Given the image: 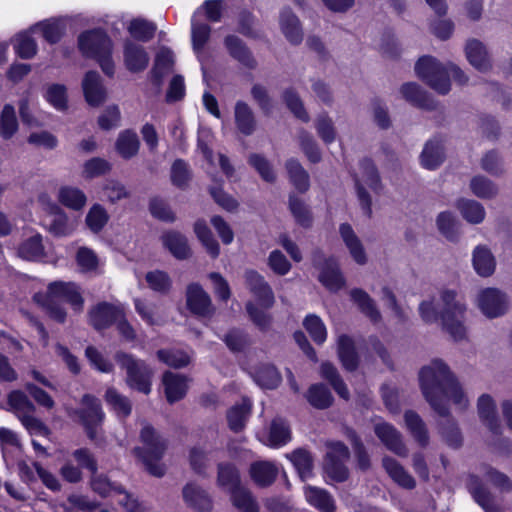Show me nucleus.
I'll use <instances>...</instances> for the list:
<instances>
[{"label":"nucleus","mask_w":512,"mask_h":512,"mask_svg":"<svg viewBox=\"0 0 512 512\" xmlns=\"http://www.w3.org/2000/svg\"><path fill=\"white\" fill-rule=\"evenodd\" d=\"M419 380L425 399L440 416H449L447 403L450 400L461 410L467 408V397L448 366L441 360L435 359L423 367Z\"/></svg>","instance_id":"nucleus-1"},{"label":"nucleus","mask_w":512,"mask_h":512,"mask_svg":"<svg viewBox=\"0 0 512 512\" xmlns=\"http://www.w3.org/2000/svg\"><path fill=\"white\" fill-rule=\"evenodd\" d=\"M443 309L439 314L431 301H423L419 305V313L426 323H433L439 318L443 328L455 341L466 338L467 330L464 325L466 305L456 291L444 290L441 293Z\"/></svg>","instance_id":"nucleus-2"},{"label":"nucleus","mask_w":512,"mask_h":512,"mask_svg":"<svg viewBox=\"0 0 512 512\" xmlns=\"http://www.w3.org/2000/svg\"><path fill=\"white\" fill-rule=\"evenodd\" d=\"M34 300L45 308L52 319L59 323L65 321L66 312L58 301L69 303L76 311H81L84 304L79 287L74 283L61 281L50 283L47 293L35 294Z\"/></svg>","instance_id":"nucleus-3"},{"label":"nucleus","mask_w":512,"mask_h":512,"mask_svg":"<svg viewBox=\"0 0 512 512\" xmlns=\"http://www.w3.org/2000/svg\"><path fill=\"white\" fill-rule=\"evenodd\" d=\"M415 71L420 79L440 94H447L450 91V75L460 85H465L468 81L459 67L452 63L443 66L431 56L421 57L415 65Z\"/></svg>","instance_id":"nucleus-4"},{"label":"nucleus","mask_w":512,"mask_h":512,"mask_svg":"<svg viewBox=\"0 0 512 512\" xmlns=\"http://www.w3.org/2000/svg\"><path fill=\"white\" fill-rule=\"evenodd\" d=\"M78 44L83 55L96 59L106 75L114 74L111 59L112 42L103 30L94 29L82 33L78 38Z\"/></svg>","instance_id":"nucleus-5"},{"label":"nucleus","mask_w":512,"mask_h":512,"mask_svg":"<svg viewBox=\"0 0 512 512\" xmlns=\"http://www.w3.org/2000/svg\"><path fill=\"white\" fill-rule=\"evenodd\" d=\"M141 439L145 448H135L134 452L142 458L151 475L162 477L165 474V467L160 463V459L166 449L165 441L149 425L142 428Z\"/></svg>","instance_id":"nucleus-6"},{"label":"nucleus","mask_w":512,"mask_h":512,"mask_svg":"<svg viewBox=\"0 0 512 512\" xmlns=\"http://www.w3.org/2000/svg\"><path fill=\"white\" fill-rule=\"evenodd\" d=\"M115 360L126 372V384L130 388L144 394L151 392L153 371L145 361L125 352H117Z\"/></svg>","instance_id":"nucleus-7"},{"label":"nucleus","mask_w":512,"mask_h":512,"mask_svg":"<svg viewBox=\"0 0 512 512\" xmlns=\"http://www.w3.org/2000/svg\"><path fill=\"white\" fill-rule=\"evenodd\" d=\"M360 176L355 177V186L360 206L367 217H371V197L364 188V184L376 194L382 190V184L377 168L370 159H363L360 162Z\"/></svg>","instance_id":"nucleus-8"},{"label":"nucleus","mask_w":512,"mask_h":512,"mask_svg":"<svg viewBox=\"0 0 512 512\" xmlns=\"http://www.w3.org/2000/svg\"><path fill=\"white\" fill-rule=\"evenodd\" d=\"M81 404L83 407L75 410L74 414L78 416L84 426L88 438L98 444V428L101 427L105 417L101 403L96 397L86 394L83 396Z\"/></svg>","instance_id":"nucleus-9"},{"label":"nucleus","mask_w":512,"mask_h":512,"mask_svg":"<svg viewBox=\"0 0 512 512\" xmlns=\"http://www.w3.org/2000/svg\"><path fill=\"white\" fill-rule=\"evenodd\" d=\"M315 266L321 268L319 281L330 291L341 289L345 280L340 272L337 262L333 258L323 259L320 252H316L313 257Z\"/></svg>","instance_id":"nucleus-10"},{"label":"nucleus","mask_w":512,"mask_h":512,"mask_svg":"<svg viewBox=\"0 0 512 512\" xmlns=\"http://www.w3.org/2000/svg\"><path fill=\"white\" fill-rule=\"evenodd\" d=\"M89 323L96 329L102 330L110 327L117 320L124 317V309L121 305L101 302L95 305L88 313Z\"/></svg>","instance_id":"nucleus-11"},{"label":"nucleus","mask_w":512,"mask_h":512,"mask_svg":"<svg viewBox=\"0 0 512 512\" xmlns=\"http://www.w3.org/2000/svg\"><path fill=\"white\" fill-rule=\"evenodd\" d=\"M478 307L488 318L503 315L508 307L506 295L495 288H487L478 295Z\"/></svg>","instance_id":"nucleus-12"},{"label":"nucleus","mask_w":512,"mask_h":512,"mask_svg":"<svg viewBox=\"0 0 512 512\" xmlns=\"http://www.w3.org/2000/svg\"><path fill=\"white\" fill-rule=\"evenodd\" d=\"M245 281L250 292L263 308L269 309L273 306L274 293L263 276L254 270H249L245 273Z\"/></svg>","instance_id":"nucleus-13"},{"label":"nucleus","mask_w":512,"mask_h":512,"mask_svg":"<svg viewBox=\"0 0 512 512\" xmlns=\"http://www.w3.org/2000/svg\"><path fill=\"white\" fill-rule=\"evenodd\" d=\"M186 298L187 306L192 313L199 316H209L213 313L210 296L199 284L192 283L187 287Z\"/></svg>","instance_id":"nucleus-14"},{"label":"nucleus","mask_w":512,"mask_h":512,"mask_svg":"<svg viewBox=\"0 0 512 512\" xmlns=\"http://www.w3.org/2000/svg\"><path fill=\"white\" fill-rule=\"evenodd\" d=\"M466 487L473 499L486 511L498 512L494 495L486 488L479 476L470 474L466 481Z\"/></svg>","instance_id":"nucleus-15"},{"label":"nucleus","mask_w":512,"mask_h":512,"mask_svg":"<svg viewBox=\"0 0 512 512\" xmlns=\"http://www.w3.org/2000/svg\"><path fill=\"white\" fill-rule=\"evenodd\" d=\"M374 431L377 437L391 452L400 457H406L408 455V449L402 441L400 432L392 425L388 423H378L375 425Z\"/></svg>","instance_id":"nucleus-16"},{"label":"nucleus","mask_w":512,"mask_h":512,"mask_svg":"<svg viewBox=\"0 0 512 512\" xmlns=\"http://www.w3.org/2000/svg\"><path fill=\"white\" fill-rule=\"evenodd\" d=\"M82 88L85 100L90 106L98 107L106 100V89L97 72L89 71L86 73Z\"/></svg>","instance_id":"nucleus-17"},{"label":"nucleus","mask_w":512,"mask_h":512,"mask_svg":"<svg viewBox=\"0 0 512 512\" xmlns=\"http://www.w3.org/2000/svg\"><path fill=\"white\" fill-rule=\"evenodd\" d=\"M124 62L130 72H141L149 64V56L143 46L131 40H126L124 43Z\"/></svg>","instance_id":"nucleus-18"},{"label":"nucleus","mask_w":512,"mask_h":512,"mask_svg":"<svg viewBox=\"0 0 512 512\" xmlns=\"http://www.w3.org/2000/svg\"><path fill=\"white\" fill-rule=\"evenodd\" d=\"M225 47L229 55L237 60L240 64L249 69H254L257 62L246 44L235 35H228L224 40Z\"/></svg>","instance_id":"nucleus-19"},{"label":"nucleus","mask_w":512,"mask_h":512,"mask_svg":"<svg viewBox=\"0 0 512 512\" xmlns=\"http://www.w3.org/2000/svg\"><path fill=\"white\" fill-rule=\"evenodd\" d=\"M185 503L200 512H209L212 509V500L209 494L195 483H188L183 488Z\"/></svg>","instance_id":"nucleus-20"},{"label":"nucleus","mask_w":512,"mask_h":512,"mask_svg":"<svg viewBox=\"0 0 512 512\" xmlns=\"http://www.w3.org/2000/svg\"><path fill=\"white\" fill-rule=\"evenodd\" d=\"M339 234L353 260L359 265H364L367 262L366 253L361 240L354 232L352 226L348 223L341 224L339 227Z\"/></svg>","instance_id":"nucleus-21"},{"label":"nucleus","mask_w":512,"mask_h":512,"mask_svg":"<svg viewBox=\"0 0 512 512\" xmlns=\"http://www.w3.org/2000/svg\"><path fill=\"white\" fill-rule=\"evenodd\" d=\"M163 246L177 259L184 260L190 257L191 249L187 238L178 231L170 230L161 236Z\"/></svg>","instance_id":"nucleus-22"},{"label":"nucleus","mask_w":512,"mask_h":512,"mask_svg":"<svg viewBox=\"0 0 512 512\" xmlns=\"http://www.w3.org/2000/svg\"><path fill=\"white\" fill-rule=\"evenodd\" d=\"M165 395L169 403L181 400L187 392V378L183 375L167 371L163 375Z\"/></svg>","instance_id":"nucleus-23"},{"label":"nucleus","mask_w":512,"mask_h":512,"mask_svg":"<svg viewBox=\"0 0 512 512\" xmlns=\"http://www.w3.org/2000/svg\"><path fill=\"white\" fill-rule=\"evenodd\" d=\"M44 225L49 233L55 237H66L74 231L67 214L58 207L45 219Z\"/></svg>","instance_id":"nucleus-24"},{"label":"nucleus","mask_w":512,"mask_h":512,"mask_svg":"<svg viewBox=\"0 0 512 512\" xmlns=\"http://www.w3.org/2000/svg\"><path fill=\"white\" fill-rule=\"evenodd\" d=\"M478 414L482 422L489 430L497 434L500 430V422L496 413V405L492 397L483 394L478 399Z\"/></svg>","instance_id":"nucleus-25"},{"label":"nucleus","mask_w":512,"mask_h":512,"mask_svg":"<svg viewBox=\"0 0 512 512\" xmlns=\"http://www.w3.org/2000/svg\"><path fill=\"white\" fill-rule=\"evenodd\" d=\"M382 464L388 475L402 488L413 489L416 486L415 479L395 459L386 456Z\"/></svg>","instance_id":"nucleus-26"},{"label":"nucleus","mask_w":512,"mask_h":512,"mask_svg":"<svg viewBox=\"0 0 512 512\" xmlns=\"http://www.w3.org/2000/svg\"><path fill=\"white\" fill-rule=\"evenodd\" d=\"M473 267L483 277H488L495 271L496 262L490 249L485 245H478L473 251Z\"/></svg>","instance_id":"nucleus-27"},{"label":"nucleus","mask_w":512,"mask_h":512,"mask_svg":"<svg viewBox=\"0 0 512 512\" xmlns=\"http://www.w3.org/2000/svg\"><path fill=\"white\" fill-rule=\"evenodd\" d=\"M173 64V52L168 48H161L155 57L154 66L150 72L152 83L160 86L163 77L172 69Z\"/></svg>","instance_id":"nucleus-28"},{"label":"nucleus","mask_w":512,"mask_h":512,"mask_svg":"<svg viewBox=\"0 0 512 512\" xmlns=\"http://www.w3.org/2000/svg\"><path fill=\"white\" fill-rule=\"evenodd\" d=\"M403 98L412 105L431 110L434 108V102L430 96L416 83H405L401 87Z\"/></svg>","instance_id":"nucleus-29"},{"label":"nucleus","mask_w":512,"mask_h":512,"mask_svg":"<svg viewBox=\"0 0 512 512\" xmlns=\"http://www.w3.org/2000/svg\"><path fill=\"white\" fill-rule=\"evenodd\" d=\"M280 25L282 32L289 42L299 44L303 39V32L300 21L290 9H283L280 14Z\"/></svg>","instance_id":"nucleus-30"},{"label":"nucleus","mask_w":512,"mask_h":512,"mask_svg":"<svg viewBox=\"0 0 512 512\" xmlns=\"http://www.w3.org/2000/svg\"><path fill=\"white\" fill-rule=\"evenodd\" d=\"M466 56L469 63L479 71H487L491 67L490 58L485 46L478 40L467 42Z\"/></svg>","instance_id":"nucleus-31"},{"label":"nucleus","mask_w":512,"mask_h":512,"mask_svg":"<svg viewBox=\"0 0 512 512\" xmlns=\"http://www.w3.org/2000/svg\"><path fill=\"white\" fill-rule=\"evenodd\" d=\"M338 356L343 367L348 371H354L359 364L358 354L355 349L354 341L347 335H341L338 338Z\"/></svg>","instance_id":"nucleus-32"},{"label":"nucleus","mask_w":512,"mask_h":512,"mask_svg":"<svg viewBox=\"0 0 512 512\" xmlns=\"http://www.w3.org/2000/svg\"><path fill=\"white\" fill-rule=\"evenodd\" d=\"M305 497L310 505L321 512H335L336 510L332 495L324 489L309 486L305 489Z\"/></svg>","instance_id":"nucleus-33"},{"label":"nucleus","mask_w":512,"mask_h":512,"mask_svg":"<svg viewBox=\"0 0 512 512\" xmlns=\"http://www.w3.org/2000/svg\"><path fill=\"white\" fill-rule=\"evenodd\" d=\"M250 474L258 486L267 487L275 481L278 475V468L271 462H255L251 465Z\"/></svg>","instance_id":"nucleus-34"},{"label":"nucleus","mask_w":512,"mask_h":512,"mask_svg":"<svg viewBox=\"0 0 512 512\" xmlns=\"http://www.w3.org/2000/svg\"><path fill=\"white\" fill-rule=\"evenodd\" d=\"M58 201L71 210L80 211L86 206L87 196L77 187L63 186L58 191Z\"/></svg>","instance_id":"nucleus-35"},{"label":"nucleus","mask_w":512,"mask_h":512,"mask_svg":"<svg viewBox=\"0 0 512 512\" xmlns=\"http://www.w3.org/2000/svg\"><path fill=\"white\" fill-rule=\"evenodd\" d=\"M444 148L440 141H428L421 153L420 160L424 168L434 170L444 161Z\"/></svg>","instance_id":"nucleus-36"},{"label":"nucleus","mask_w":512,"mask_h":512,"mask_svg":"<svg viewBox=\"0 0 512 512\" xmlns=\"http://www.w3.org/2000/svg\"><path fill=\"white\" fill-rule=\"evenodd\" d=\"M234 116L236 126L242 134L249 136L255 131L254 113L247 103L238 101L235 105Z\"/></svg>","instance_id":"nucleus-37"},{"label":"nucleus","mask_w":512,"mask_h":512,"mask_svg":"<svg viewBox=\"0 0 512 512\" xmlns=\"http://www.w3.org/2000/svg\"><path fill=\"white\" fill-rule=\"evenodd\" d=\"M252 403L249 399H242V402L235 404L227 412L228 425L234 432L241 431L251 413Z\"/></svg>","instance_id":"nucleus-38"},{"label":"nucleus","mask_w":512,"mask_h":512,"mask_svg":"<svg viewBox=\"0 0 512 512\" xmlns=\"http://www.w3.org/2000/svg\"><path fill=\"white\" fill-rule=\"evenodd\" d=\"M217 482L221 488L227 490L229 493L242 488L239 472L236 467L230 463H220L218 465Z\"/></svg>","instance_id":"nucleus-39"},{"label":"nucleus","mask_w":512,"mask_h":512,"mask_svg":"<svg viewBox=\"0 0 512 512\" xmlns=\"http://www.w3.org/2000/svg\"><path fill=\"white\" fill-rule=\"evenodd\" d=\"M350 296L360 311L372 322L377 323L381 320V314L376 308L374 300L364 290L353 289L350 292Z\"/></svg>","instance_id":"nucleus-40"},{"label":"nucleus","mask_w":512,"mask_h":512,"mask_svg":"<svg viewBox=\"0 0 512 512\" xmlns=\"http://www.w3.org/2000/svg\"><path fill=\"white\" fill-rule=\"evenodd\" d=\"M140 142L132 130L122 131L116 141V150L124 159L134 157L139 151Z\"/></svg>","instance_id":"nucleus-41"},{"label":"nucleus","mask_w":512,"mask_h":512,"mask_svg":"<svg viewBox=\"0 0 512 512\" xmlns=\"http://www.w3.org/2000/svg\"><path fill=\"white\" fill-rule=\"evenodd\" d=\"M404 418L407 429L415 441H417L418 444L422 447L427 446L429 443V436L426 425L420 416L414 411H406Z\"/></svg>","instance_id":"nucleus-42"},{"label":"nucleus","mask_w":512,"mask_h":512,"mask_svg":"<svg viewBox=\"0 0 512 512\" xmlns=\"http://www.w3.org/2000/svg\"><path fill=\"white\" fill-rule=\"evenodd\" d=\"M290 440L291 430L286 420L282 418L273 419L269 429L268 444L276 448L284 446Z\"/></svg>","instance_id":"nucleus-43"},{"label":"nucleus","mask_w":512,"mask_h":512,"mask_svg":"<svg viewBox=\"0 0 512 512\" xmlns=\"http://www.w3.org/2000/svg\"><path fill=\"white\" fill-rule=\"evenodd\" d=\"M253 379L262 388L275 389L281 382V375L274 366L263 364L256 368Z\"/></svg>","instance_id":"nucleus-44"},{"label":"nucleus","mask_w":512,"mask_h":512,"mask_svg":"<svg viewBox=\"0 0 512 512\" xmlns=\"http://www.w3.org/2000/svg\"><path fill=\"white\" fill-rule=\"evenodd\" d=\"M64 512H93L100 506V503L91 501L82 494H70L66 501L59 505Z\"/></svg>","instance_id":"nucleus-45"},{"label":"nucleus","mask_w":512,"mask_h":512,"mask_svg":"<svg viewBox=\"0 0 512 512\" xmlns=\"http://www.w3.org/2000/svg\"><path fill=\"white\" fill-rule=\"evenodd\" d=\"M194 232L199 241L206 248L212 258H217L220 253L218 242L214 239L211 230L204 220H197L194 224Z\"/></svg>","instance_id":"nucleus-46"},{"label":"nucleus","mask_w":512,"mask_h":512,"mask_svg":"<svg viewBox=\"0 0 512 512\" xmlns=\"http://www.w3.org/2000/svg\"><path fill=\"white\" fill-rule=\"evenodd\" d=\"M286 169L294 187L301 193L306 192L310 187L309 175L302 165L295 159H289Z\"/></svg>","instance_id":"nucleus-47"},{"label":"nucleus","mask_w":512,"mask_h":512,"mask_svg":"<svg viewBox=\"0 0 512 512\" xmlns=\"http://www.w3.org/2000/svg\"><path fill=\"white\" fill-rule=\"evenodd\" d=\"M18 255L29 261H37L44 256L42 236L36 234L25 240L18 249Z\"/></svg>","instance_id":"nucleus-48"},{"label":"nucleus","mask_w":512,"mask_h":512,"mask_svg":"<svg viewBox=\"0 0 512 512\" xmlns=\"http://www.w3.org/2000/svg\"><path fill=\"white\" fill-rule=\"evenodd\" d=\"M307 400L316 409H326L331 406L333 396L323 384L312 385L307 392Z\"/></svg>","instance_id":"nucleus-49"},{"label":"nucleus","mask_w":512,"mask_h":512,"mask_svg":"<svg viewBox=\"0 0 512 512\" xmlns=\"http://www.w3.org/2000/svg\"><path fill=\"white\" fill-rule=\"evenodd\" d=\"M457 207L465 220L472 224H479L485 218L484 207L475 200L461 199Z\"/></svg>","instance_id":"nucleus-50"},{"label":"nucleus","mask_w":512,"mask_h":512,"mask_svg":"<svg viewBox=\"0 0 512 512\" xmlns=\"http://www.w3.org/2000/svg\"><path fill=\"white\" fill-rule=\"evenodd\" d=\"M109 221V214L106 209L96 203L91 206L86 217L85 224L95 234L101 232Z\"/></svg>","instance_id":"nucleus-51"},{"label":"nucleus","mask_w":512,"mask_h":512,"mask_svg":"<svg viewBox=\"0 0 512 512\" xmlns=\"http://www.w3.org/2000/svg\"><path fill=\"white\" fill-rule=\"evenodd\" d=\"M105 400L119 417L126 418L131 414L132 406L130 400L120 394L115 388H108L106 390Z\"/></svg>","instance_id":"nucleus-52"},{"label":"nucleus","mask_w":512,"mask_h":512,"mask_svg":"<svg viewBox=\"0 0 512 512\" xmlns=\"http://www.w3.org/2000/svg\"><path fill=\"white\" fill-rule=\"evenodd\" d=\"M18 130V120L15 109L12 105L6 104L0 114V136L8 140L14 136Z\"/></svg>","instance_id":"nucleus-53"},{"label":"nucleus","mask_w":512,"mask_h":512,"mask_svg":"<svg viewBox=\"0 0 512 512\" xmlns=\"http://www.w3.org/2000/svg\"><path fill=\"white\" fill-rule=\"evenodd\" d=\"M321 375L325 378L335 392L343 399L347 400L349 398V391L343 380L341 379L336 367L331 363H323L321 365Z\"/></svg>","instance_id":"nucleus-54"},{"label":"nucleus","mask_w":512,"mask_h":512,"mask_svg":"<svg viewBox=\"0 0 512 512\" xmlns=\"http://www.w3.org/2000/svg\"><path fill=\"white\" fill-rule=\"evenodd\" d=\"M481 473L483 477L500 492L507 493L512 490V481L506 474L488 465H483L481 467Z\"/></svg>","instance_id":"nucleus-55"},{"label":"nucleus","mask_w":512,"mask_h":512,"mask_svg":"<svg viewBox=\"0 0 512 512\" xmlns=\"http://www.w3.org/2000/svg\"><path fill=\"white\" fill-rule=\"evenodd\" d=\"M128 31L135 39L148 42L155 35L156 25L144 19H134L130 22Z\"/></svg>","instance_id":"nucleus-56"},{"label":"nucleus","mask_w":512,"mask_h":512,"mask_svg":"<svg viewBox=\"0 0 512 512\" xmlns=\"http://www.w3.org/2000/svg\"><path fill=\"white\" fill-rule=\"evenodd\" d=\"M8 405L18 417L19 415L33 413L35 411L34 404L29 400L27 395L20 390H14L9 393Z\"/></svg>","instance_id":"nucleus-57"},{"label":"nucleus","mask_w":512,"mask_h":512,"mask_svg":"<svg viewBox=\"0 0 512 512\" xmlns=\"http://www.w3.org/2000/svg\"><path fill=\"white\" fill-rule=\"evenodd\" d=\"M473 194L482 199H490L497 195V186L484 176H475L470 182Z\"/></svg>","instance_id":"nucleus-58"},{"label":"nucleus","mask_w":512,"mask_h":512,"mask_svg":"<svg viewBox=\"0 0 512 512\" xmlns=\"http://www.w3.org/2000/svg\"><path fill=\"white\" fill-rule=\"evenodd\" d=\"M289 459L297 469L302 479L311 476L313 459L308 451L304 449H297L292 452Z\"/></svg>","instance_id":"nucleus-59"},{"label":"nucleus","mask_w":512,"mask_h":512,"mask_svg":"<svg viewBox=\"0 0 512 512\" xmlns=\"http://www.w3.org/2000/svg\"><path fill=\"white\" fill-rule=\"evenodd\" d=\"M231 494L233 505L242 512H258V504L252 494L244 487L236 489Z\"/></svg>","instance_id":"nucleus-60"},{"label":"nucleus","mask_w":512,"mask_h":512,"mask_svg":"<svg viewBox=\"0 0 512 512\" xmlns=\"http://www.w3.org/2000/svg\"><path fill=\"white\" fill-rule=\"evenodd\" d=\"M157 356L160 361L173 368H182L190 363V357L181 350L161 349Z\"/></svg>","instance_id":"nucleus-61"},{"label":"nucleus","mask_w":512,"mask_h":512,"mask_svg":"<svg viewBox=\"0 0 512 512\" xmlns=\"http://www.w3.org/2000/svg\"><path fill=\"white\" fill-rule=\"evenodd\" d=\"M14 49L20 58L31 59L37 53V44L28 33H20L16 37Z\"/></svg>","instance_id":"nucleus-62"},{"label":"nucleus","mask_w":512,"mask_h":512,"mask_svg":"<svg viewBox=\"0 0 512 512\" xmlns=\"http://www.w3.org/2000/svg\"><path fill=\"white\" fill-rule=\"evenodd\" d=\"M303 325L308 331L313 341L317 344H323L327 338V330L322 320L316 315H308Z\"/></svg>","instance_id":"nucleus-63"},{"label":"nucleus","mask_w":512,"mask_h":512,"mask_svg":"<svg viewBox=\"0 0 512 512\" xmlns=\"http://www.w3.org/2000/svg\"><path fill=\"white\" fill-rule=\"evenodd\" d=\"M211 27L202 22H197L195 16L191 23L192 45L195 51H201L209 40Z\"/></svg>","instance_id":"nucleus-64"}]
</instances>
